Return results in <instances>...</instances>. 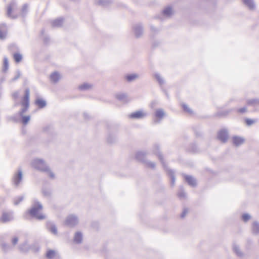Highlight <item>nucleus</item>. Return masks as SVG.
<instances>
[{"label": "nucleus", "mask_w": 259, "mask_h": 259, "mask_svg": "<svg viewBox=\"0 0 259 259\" xmlns=\"http://www.w3.org/2000/svg\"><path fill=\"white\" fill-rule=\"evenodd\" d=\"M30 91L28 89L25 91L24 96L21 97L19 100L16 103V106L21 107L20 114L22 115L28 109L29 106Z\"/></svg>", "instance_id": "f257e3e1"}, {"label": "nucleus", "mask_w": 259, "mask_h": 259, "mask_svg": "<svg viewBox=\"0 0 259 259\" xmlns=\"http://www.w3.org/2000/svg\"><path fill=\"white\" fill-rule=\"evenodd\" d=\"M42 210V205L39 203L37 202L35 203L32 208L28 210V213L38 220H44L46 218V216L41 212Z\"/></svg>", "instance_id": "f03ea898"}, {"label": "nucleus", "mask_w": 259, "mask_h": 259, "mask_svg": "<svg viewBox=\"0 0 259 259\" xmlns=\"http://www.w3.org/2000/svg\"><path fill=\"white\" fill-rule=\"evenodd\" d=\"M17 5L16 2H11L6 7V15L11 19H16L18 14L17 12Z\"/></svg>", "instance_id": "7ed1b4c3"}, {"label": "nucleus", "mask_w": 259, "mask_h": 259, "mask_svg": "<svg viewBox=\"0 0 259 259\" xmlns=\"http://www.w3.org/2000/svg\"><path fill=\"white\" fill-rule=\"evenodd\" d=\"M33 165L35 168L41 171H49V168L46 166L45 162L41 159H36L33 162Z\"/></svg>", "instance_id": "20e7f679"}, {"label": "nucleus", "mask_w": 259, "mask_h": 259, "mask_svg": "<svg viewBox=\"0 0 259 259\" xmlns=\"http://www.w3.org/2000/svg\"><path fill=\"white\" fill-rule=\"evenodd\" d=\"M218 138L220 140H221L223 142H225L228 139L227 132L225 130H221L218 133Z\"/></svg>", "instance_id": "39448f33"}, {"label": "nucleus", "mask_w": 259, "mask_h": 259, "mask_svg": "<svg viewBox=\"0 0 259 259\" xmlns=\"http://www.w3.org/2000/svg\"><path fill=\"white\" fill-rule=\"evenodd\" d=\"M146 115V114L142 111H137L135 112L132 113L130 115L131 118H142Z\"/></svg>", "instance_id": "423d86ee"}, {"label": "nucleus", "mask_w": 259, "mask_h": 259, "mask_svg": "<svg viewBox=\"0 0 259 259\" xmlns=\"http://www.w3.org/2000/svg\"><path fill=\"white\" fill-rule=\"evenodd\" d=\"M12 219L11 214L8 212H3L0 220L3 223H5L11 221Z\"/></svg>", "instance_id": "0eeeda50"}, {"label": "nucleus", "mask_w": 259, "mask_h": 259, "mask_svg": "<svg viewBox=\"0 0 259 259\" xmlns=\"http://www.w3.org/2000/svg\"><path fill=\"white\" fill-rule=\"evenodd\" d=\"M232 141L234 145L239 146L244 143V139L240 137L234 136L232 138Z\"/></svg>", "instance_id": "6e6552de"}, {"label": "nucleus", "mask_w": 259, "mask_h": 259, "mask_svg": "<svg viewBox=\"0 0 259 259\" xmlns=\"http://www.w3.org/2000/svg\"><path fill=\"white\" fill-rule=\"evenodd\" d=\"M7 30L5 25L0 26V39H3L6 38Z\"/></svg>", "instance_id": "1a4fd4ad"}, {"label": "nucleus", "mask_w": 259, "mask_h": 259, "mask_svg": "<svg viewBox=\"0 0 259 259\" xmlns=\"http://www.w3.org/2000/svg\"><path fill=\"white\" fill-rule=\"evenodd\" d=\"M57 255V252L55 250L49 249L47 251L46 256L48 259H53Z\"/></svg>", "instance_id": "9d476101"}, {"label": "nucleus", "mask_w": 259, "mask_h": 259, "mask_svg": "<svg viewBox=\"0 0 259 259\" xmlns=\"http://www.w3.org/2000/svg\"><path fill=\"white\" fill-rule=\"evenodd\" d=\"M164 116V112L162 109L156 110L155 112V117L157 120L161 119Z\"/></svg>", "instance_id": "9b49d317"}, {"label": "nucleus", "mask_w": 259, "mask_h": 259, "mask_svg": "<svg viewBox=\"0 0 259 259\" xmlns=\"http://www.w3.org/2000/svg\"><path fill=\"white\" fill-rule=\"evenodd\" d=\"M22 179V173L21 171H19L16 174L13 178V182L15 184L18 185Z\"/></svg>", "instance_id": "f8f14e48"}, {"label": "nucleus", "mask_w": 259, "mask_h": 259, "mask_svg": "<svg viewBox=\"0 0 259 259\" xmlns=\"http://www.w3.org/2000/svg\"><path fill=\"white\" fill-rule=\"evenodd\" d=\"M35 104L39 108H44L46 105V102L41 99H37L35 101Z\"/></svg>", "instance_id": "ddd939ff"}, {"label": "nucleus", "mask_w": 259, "mask_h": 259, "mask_svg": "<svg viewBox=\"0 0 259 259\" xmlns=\"http://www.w3.org/2000/svg\"><path fill=\"white\" fill-rule=\"evenodd\" d=\"M82 235L81 233L77 232L75 233L74 241L76 243H80L82 241Z\"/></svg>", "instance_id": "4468645a"}, {"label": "nucleus", "mask_w": 259, "mask_h": 259, "mask_svg": "<svg viewBox=\"0 0 259 259\" xmlns=\"http://www.w3.org/2000/svg\"><path fill=\"white\" fill-rule=\"evenodd\" d=\"M14 59L16 63L20 62L22 60V55L19 53H15L13 54Z\"/></svg>", "instance_id": "2eb2a0df"}, {"label": "nucleus", "mask_w": 259, "mask_h": 259, "mask_svg": "<svg viewBox=\"0 0 259 259\" xmlns=\"http://www.w3.org/2000/svg\"><path fill=\"white\" fill-rule=\"evenodd\" d=\"M243 3L246 5L249 9L253 10L254 8V5L252 0H242Z\"/></svg>", "instance_id": "dca6fc26"}, {"label": "nucleus", "mask_w": 259, "mask_h": 259, "mask_svg": "<svg viewBox=\"0 0 259 259\" xmlns=\"http://www.w3.org/2000/svg\"><path fill=\"white\" fill-rule=\"evenodd\" d=\"M60 77V74L58 72H54L50 76L51 80L54 82L58 81Z\"/></svg>", "instance_id": "f3484780"}, {"label": "nucleus", "mask_w": 259, "mask_h": 259, "mask_svg": "<svg viewBox=\"0 0 259 259\" xmlns=\"http://www.w3.org/2000/svg\"><path fill=\"white\" fill-rule=\"evenodd\" d=\"M186 181L191 186H194L195 185V180L191 176H187L185 177Z\"/></svg>", "instance_id": "a211bd4d"}, {"label": "nucleus", "mask_w": 259, "mask_h": 259, "mask_svg": "<svg viewBox=\"0 0 259 259\" xmlns=\"http://www.w3.org/2000/svg\"><path fill=\"white\" fill-rule=\"evenodd\" d=\"M67 221L69 224L76 223L77 222V218L73 215H70L68 218Z\"/></svg>", "instance_id": "6ab92c4d"}, {"label": "nucleus", "mask_w": 259, "mask_h": 259, "mask_svg": "<svg viewBox=\"0 0 259 259\" xmlns=\"http://www.w3.org/2000/svg\"><path fill=\"white\" fill-rule=\"evenodd\" d=\"M163 13L165 16H170L172 14V9L171 8H166L163 12Z\"/></svg>", "instance_id": "aec40b11"}, {"label": "nucleus", "mask_w": 259, "mask_h": 259, "mask_svg": "<svg viewBox=\"0 0 259 259\" xmlns=\"http://www.w3.org/2000/svg\"><path fill=\"white\" fill-rule=\"evenodd\" d=\"M125 77L127 81H131L135 79L137 77V75L135 74H130L126 76Z\"/></svg>", "instance_id": "412c9836"}, {"label": "nucleus", "mask_w": 259, "mask_h": 259, "mask_svg": "<svg viewBox=\"0 0 259 259\" xmlns=\"http://www.w3.org/2000/svg\"><path fill=\"white\" fill-rule=\"evenodd\" d=\"M9 67V62L7 58H5L4 59V70L6 71Z\"/></svg>", "instance_id": "4be33fe9"}, {"label": "nucleus", "mask_w": 259, "mask_h": 259, "mask_svg": "<svg viewBox=\"0 0 259 259\" xmlns=\"http://www.w3.org/2000/svg\"><path fill=\"white\" fill-rule=\"evenodd\" d=\"M256 120L255 119L246 118L245 120V122L247 125H251L255 123Z\"/></svg>", "instance_id": "5701e85b"}, {"label": "nucleus", "mask_w": 259, "mask_h": 259, "mask_svg": "<svg viewBox=\"0 0 259 259\" xmlns=\"http://www.w3.org/2000/svg\"><path fill=\"white\" fill-rule=\"evenodd\" d=\"M91 87V85L90 84H88V83H84V84H83L81 85L79 87V89L80 90H84L89 89Z\"/></svg>", "instance_id": "b1692460"}, {"label": "nucleus", "mask_w": 259, "mask_h": 259, "mask_svg": "<svg viewBox=\"0 0 259 259\" xmlns=\"http://www.w3.org/2000/svg\"><path fill=\"white\" fill-rule=\"evenodd\" d=\"M30 120L29 116H23L22 118V122L24 124H27Z\"/></svg>", "instance_id": "393cba45"}, {"label": "nucleus", "mask_w": 259, "mask_h": 259, "mask_svg": "<svg viewBox=\"0 0 259 259\" xmlns=\"http://www.w3.org/2000/svg\"><path fill=\"white\" fill-rule=\"evenodd\" d=\"M242 218L243 221L246 222L250 219V217L248 214H243L242 216Z\"/></svg>", "instance_id": "a878e982"}, {"label": "nucleus", "mask_w": 259, "mask_h": 259, "mask_svg": "<svg viewBox=\"0 0 259 259\" xmlns=\"http://www.w3.org/2000/svg\"><path fill=\"white\" fill-rule=\"evenodd\" d=\"M28 10V6L27 5H24L21 8V12L22 14H24L26 13Z\"/></svg>", "instance_id": "bb28decb"}, {"label": "nucleus", "mask_w": 259, "mask_h": 259, "mask_svg": "<svg viewBox=\"0 0 259 259\" xmlns=\"http://www.w3.org/2000/svg\"><path fill=\"white\" fill-rule=\"evenodd\" d=\"M49 230L52 233H53L54 234H57V230L55 226H52L50 227Z\"/></svg>", "instance_id": "cd10ccee"}, {"label": "nucleus", "mask_w": 259, "mask_h": 259, "mask_svg": "<svg viewBox=\"0 0 259 259\" xmlns=\"http://www.w3.org/2000/svg\"><path fill=\"white\" fill-rule=\"evenodd\" d=\"M246 111H247L246 108L245 107H243V108L238 109L237 112L239 113H243L246 112Z\"/></svg>", "instance_id": "c85d7f7f"}, {"label": "nucleus", "mask_w": 259, "mask_h": 259, "mask_svg": "<svg viewBox=\"0 0 259 259\" xmlns=\"http://www.w3.org/2000/svg\"><path fill=\"white\" fill-rule=\"evenodd\" d=\"M19 96V93L18 92H14L12 94V97L14 99H17L18 98Z\"/></svg>", "instance_id": "c756f323"}, {"label": "nucleus", "mask_w": 259, "mask_h": 259, "mask_svg": "<svg viewBox=\"0 0 259 259\" xmlns=\"http://www.w3.org/2000/svg\"><path fill=\"white\" fill-rule=\"evenodd\" d=\"M12 243L14 245H15L17 244V242H18V238L17 237H14V238H13L12 240Z\"/></svg>", "instance_id": "7c9ffc66"}, {"label": "nucleus", "mask_w": 259, "mask_h": 259, "mask_svg": "<svg viewBox=\"0 0 259 259\" xmlns=\"http://www.w3.org/2000/svg\"><path fill=\"white\" fill-rule=\"evenodd\" d=\"M254 101H248L247 102V104L248 105H253L254 103Z\"/></svg>", "instance_id": "2f4dec72"}, {"label": "nucleus", "mask_w": 259, "mask_h": 259, "mask_svg": "<svg viewBox=\"0 0 259 259\" xmlns=\"http://www.w3.org/2000/svg\"><path fill=\"white\" fill-rule=\"evenodd\" d=\"M253 226H254V229H257L258 228H259V225L257 224V223H254V225H253Z\"/></svg>", "instance_id": "473e14b6"}, {"label": "nucleus", "mask_w": 259, "mask_h": 259, "mask_svg": "<svg viewBox=\"0 0 259 259\" xmlns=\"http://www.w3.org/2000/svg\"><path fill=\"white\" fill-rule=\"evenodd\" d=\"M49 176L51 178H53L54 177V174L51 171H49Z\"/></svg>", "instance_id": "72a5a7b5"}, {"label": "nucleus", "mask_w": 259, "mask_h": 259, "mask_svg": "<svg viewBox=\"0 0 259 259\" xmlns=\"http://www.w3.org/2000/svg\"><path fill=\"white\" fill-rule=\"evenodd\" d=\"M183 108L185 111H189V110L188 109V107L186 105L183 106Z\"/></svg>", "instance_id": "f704fd0d"}, {"label": "nucleus", "mask_w": 259, "mask_h": 259, "mask_svg": "<svg viewBox=\"0 0 259 259\" xmlns=\"http://www.w3.org/2000/svg\"><path fill=\"white\" fill-rule=\"evenodd\" d=\"M19 77H20V75H19V74H18V75L17 76V77H15V78H14V79H13V80H15L17 79V78H18Z\"/></svg>", "instance_id": "c9c22d12"}]
</instances>
